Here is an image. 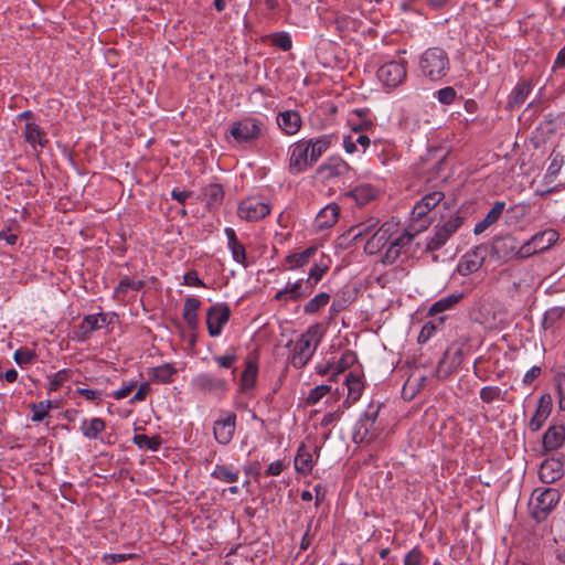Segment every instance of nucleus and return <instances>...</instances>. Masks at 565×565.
Instances as JSON below:
<instances>
[{"label": "nucleus", "instance_id": "6ab92c4d", "mask_svg": "<svg viewBox=\"0 0 565 565\" xmlns=\"http://www.w3.org/2000/svg\"><path fill=\"white\" fill-rule=\"evenodd\" d=\"M311 291L310 286H305L302 279H299L295 282H288L284 289L276 292L274 299L286 302L296 301L308 296Z\"/></svg>", "mask_w": 565, "mask_h": 565}, {"label": "nucleus", "instance_id": "9b49d317", "mask_svg": "<svg viewBox=\"0 0 565 565\" xmlns=\"http://www.w3.org/2000/svg\"><path fill=\"white\" fill-rule=\"evenodd\" d=\"M559 501V493L556 489L547 488L535 490L532 495L533 516L541 521L555 508Z\"/></svg>", "mask_w": 565, "mask_h": 565}, {"label": "nucleus", "instance_id": "4468645a", "mask_svg": "<svg viewBox=\"0 0 565 565\" xmlns=\"http://www.w3.org/2000/svg\"><path fill=\"white\" fill-rule=\"evenodd\" d=\"M462 224V218L459 215L451 216L441 225L436 226V232L426 244V249L437 250L446 244L449 237L458 231Z\"/></svg>", "mask_w": 565, "mask_h": 565}, {"label": "nucleus", "instance_id": "412c9836", "mask_svg": "<svg viewBox=\"0 0 565 565\" xmlns=\"http://www.w3.org/2000/svg\"><path fill=\"white\" fill-rule=\"evenodd\" d=\"M564 475V463L561 459L548 458L540 467L539 476L542 482L553 483Z\"/></svg>", "mask_w": 565, "mask_h": 565}, {"label": "nucleus", "instance_id": "49530a36", "mask_svg": "<svg viewBox=\"0 0 565 565\" xmlns=\"http://www.w3.org/2000/svg\"><path fill=\"white\" fill-rule=\"evenodd\" d=\"M330 300V296L327 292H320L310 299L303 307L306 313H315L320 308L324 307Z\"/></svg>", "mask_w": 565, "mask_h": 565}, {"label": "nucleus", "instance_id": "3c124183", "mask_svg": "<svg viewBox=\"0 0 565 565\" xmlns=\"http://www.w3.org/2000/svg\"><path fill=\"white\" fill-rule=\"evenodd\" d=\"M143 287L142 280H135L131 278H124L119 281L118 286L115 289V294H125L128 290H140Z\"/></svg>", "mask_w": 565, "mask_h": 565}, {"label": "nucleus", "instance_id": "cd10ccee", "mask_svg": "<svg viewBox=\"0 0 565 565\" xmlns=\"http://www.w3.org/2000/svg\"><path fill=\"white\" fill-rule=\"evenodd\" d=\"M377 224L379 221L375 217H369L350 227L348 233L352 241L358 242L364 237L369 238L376 231Z\"/></svg>", "mask_w": 565, "mask_h": 565}, {"label": "nucleus", "instance_id": "f257e3e1", "mask_svg": "<svg viewBox=\"0 0 565 565\" xmlns=\"http://www.w3.org/2000/svg\"><path fill=\"white\" fill-rule=\"evenodd\" d=\"M412 239L413 234L401 230L398 223L388 221L376 228L366 239L364 250L369 255L381 253V262L391 265L397 260Z\"/></svg>", "mask_w": 565, "mask_h": 565}, {"label": "nucleus", "instance_id": "72a5a7b5", "mask_svg": "<svg viewBox=\"0 0 565 565\" xmlns=\"http://www.w3.org/2000/svg\"><path fill=\"white\" fill-rule=\"evenodd\" d=\"M551 407L548 403H544V398L542 397L540 399L539 406L536 408L535 414L532 416V418L529 422V428L532 431H537L542 428L544 423L546 422L547 417L550 416Z\"/></svg>", "mask_w": 565, "mask_h": 565}, {"label": "nucleus", "instance_id": "13d9d810", "mask_svg": "<svg viewBox=\"0 0 565 565\" xmlns=\"http://www.w3.org/2000/svg\"><path fill=\"white\" fill-rule=\"evenodd\" d=\"M68 380V371L67 370H61L56 372L50 380L49 383V390L50 392L57 391L62 384Z\"/></svg>", "mask_w": 565, "mask_h": 565}, {"label": "nucleus", "instance_id": "473e14b6", "mask_svg": "<svg viewBox=\"0 0 565 565\" xmlns=\"http://www.w3.org/2000/svg\"><path fill=\"white\" fill-rule=\"evenodd\" d=\"M318 248L316 246H310L307 249L295 253L286 257V262L290 265L289 269H296L307 265L311 258L317 254Z\"/></svg>", "mask_w": 565, "mask_h": 565}, {"label": "nucleus", "instance_id": "052dcab7", "mask_svg": "<svg viewBox=\"0 0 565 565\" xmlns=\"http://www.w3.org/2000/svg\"><path fill=\"white\" fill-rule=\"evenodd\" d=\"M237 358L234 353H227L224 355L213 356V361L220 366L224 369H232L236 362Z\"/></svg>", "mask_w": 565, "mask_h": 565}, {"label": "nucleus", "instance_id": "864d4df0", "mask_svg": "<svg viewBox=\"0 0 565 565\" xmlns=\"http://www.w3.org/2000/svg\"><path fill=\"white\" fill-rule=\"evenodd\" d=\"M480 398L483 403L490 404L501 398V388L498 386H484L480 390Z\"/></svg>", "mask_w": 565, "mask_h": 565}, {"label": "nucleus", "instance_id": "bf43d9fd", "mask_svg": "<svg viewBox=\"0 0 565 565\" xmlns=\"http://www.w3.org/2000/svg\"><path fill=\"white\" fill-rule=\"evenodd\" d=\"M34 358L35 354L28 349H19L13 354V359L19 365L31 363Z\"/></svg>", "mask_w": 565, "mask_h": 565}, {"label": "nucleus", "instance_id": "0e129e2a", "mask_svg": "<svg viewBox=\"0 0 565 565\" xmlns=\"http://www.w3.org/2000/svg\"><path fill=\"white\" fill-rule=\"evenodd\" d=\"M151 391V387H150V384L149 383H142L138 386L137 388V392L135 393V395L131 397L130 402L131 403H136V402H141L143 401L148 394L150 393Z\"/></svg>", "mask_w": 565, "mask_h": 565}, {"label": "nucleus", "instance_id": "a211bd4d", "mask_svg": "<svg viewBox=\"0 0 565 565\" xmlns=\"http://www.w3.org/2000/svg\"><path fill=\"white\" fill-rule=\"evenodd\" d=\"M484 262V249L476 247L466 253L458 263L457 271L461 276H468L478 271Z\"/></svg>", "mask_w": 565, "mask_h": 565}, {"label": "nucleus", "instance_id": "20e7f679", "mask_svg": "<svg viewBox=\"0 0 565 565\" xmlns=\"http://www.w3.org/2000/svg\"><path fill=\"white\" fill-rule=\"evenodd\" d=\"M420 74L429 81H439L450 68L449 57L440 47H429L419 57Z\"/></svg>", "mask_w": 565, "mask_h": 565}, {"label": "nucleus", "instance_id": "6e6552de", "mask_svg": "<svg viewBox=\"0 0 565 565\" xmlns=\"http://www.w3.org/2000/svg\"><path fill=\"white\" fill-rule=\"evenodd\" d=\"M444 199L445 194L443 192L434 191L425 194L418 202H416L412 210L411 220L412 222H420V224L418 226H416L415 224L412 225L414 231L420 232L422 230L427 227L428 222L425 220V217Z\"/></svg>", "mask_w": 565, "mask_h": 565}, {"label": "nucleus", "instance_id": "a18cd8bd", "mask_svg": "<svg viewBox=\"0 0 565 565\" xmlns=\"http://www.w3.org/2000/svg\"><path fill=\"white\" fill-rule=\"evenodd\" d=\"M132 441L140 449H148L152 451H157L161 445L158 437H149L147 435H135Z\"/></svg>", "mask_w": 565, "mask_h": 565}, {"label": "nucleus", "instance_id": "c9c22d12", "mask_svg": "<svg viewBox=\"0 0 565 565\" xmlns=\"http://www.w3.org/2000/svg\"><path fill=\"white\" fill-rule=\"evenodd\" d=\"M330 266V259L326 256H322L319 262L315 264V266L310 269L307 278V285L310 286L311 289L321 280L323 275L328 271Z\"/></svg>", "mask_w": 565, "mask_h": 565}, {"label": "nucleus", "instance_id": "774afa93", "mask_svg": "<svg viewBox=\"0 0 565 565\" xmlns=\"http://www.w3.org/2000/svg\"><path fill=\"white\" fill-rule=\"evenodd\" d=\"M184 284L191 287H204V282L199 278L195 271H189L183 277Z\"/></svg>", "mask_w": 565, "mask_h": 565}, {"label": "nucleus", "instance_id": "09e8293b", "mask_svg": "<svg viewBox=\"0 0 565 565\" xmlns=\"http://www.w3.org/2000/svg\"><path fill=\"white\" fill-rule=\"evenodd\" d=\"M52 408L51 401H42L36 404L31 405L32 411V420L33 422H42L47 415L50 409Z\"/></svg>", "mask_w": 565, "mask_h": 565}, {"label": "nucleus", "instance_id": "423d86ee", "mask_svg": "<svg viewBox=\"0 0 565 565\" xmlns=\"http://www.w3.org/2000/svg\"><path fill=\"white\" fill-rule=\"evenodd\" d=\"M380 405L371 404L365 413L356 422L353 430L354 443H369L375 438L377 429L375 422L379 416Z\"/></svg>", "mask_w": 565, "mask_h": 565}, {"label": "nucleus", "instance_id": "2eb2a0df", "mask_svg": "<svg viewBox=\"0 0 565 565\" xmlns=\"http://www.w3.org/2000/svg\"><path fill=\"white\" fill-rule=\"evenodd\" d=\"M231 310L225 303H215L206 311V326L209 334L213 338L222 333L224 326L228 322Z\"/></svg>", "mask_w": 565, "mask_h": 565}, {"label": "nucleus", "instance_id": "f03ea898", "mask_svg": "<svg viewBox=\"0 0 565 565\" xmlns=\"http://www.w3.org/2000/svg\"><path fill=\"white\" fill-rule=\"evenodd\" d=\"M331 143L332 137L329 135L294 142L288 150L290 172L298 174L311 168L328 151Z\"/></svg>", "mask_w": 565, "mask_h": 565}, {"label": "nucleus", "instance_id": "aec40b11", "mask_svg": "<svg viewBox=\"0 0 565 565\" xmlns=\"http://www.w3.org/2000/svg\"><path fill=\"white\" fill-rule=\"evenodd\" d=\"M277 125L287 136L296 135L302 126V119L297 110H285L277 115Z\"/></svg>", "mask_w": 565, "mask_h": 565}, {"label": "nucleus", "instance_id": "a19ab883", "mask_svg": "<svg viewBox=\"0 0 565 565\" xmlns=\"http://www.w3.org/2000/svg\"><path fill=\"white\" fill-rule=\"evenodd\" d=\"M345 386L348 388V398L347 402L354 403L356 402L363 391V384L359 376L349 373L345 376Z\"/></svg>", "mask_w": 565, "mask_h": 565}, {"label": "nucleus", "instance_id": "680f3d73", "mask_svg": "<svg viewBox=\"0 0 565 565\" xmlns=\"http://www.w3.org/2000/svg\"><path fill=\"white\" fill-rule=\"evenodd\" d=\"M136 386H137V383L134 381H130L127 384H124L117 391L113 392L111 396L117 401L126 398L135 390Z\"/></svg>", "mask_w": 565, "mask_h": 565}, {"label": "nucleus", "instance_id": "4d7b16f0", "mask_svg": "<svg viewBox=\"0 0 565 565\" xmlns=\"http://www.w3.org/2000/svg\"><path fill=\"white\" fill-rule=\"evenodd\" d=\"M273 44L282 51H288L291 49L292 41L288 33L286 32H277L273 34Z\"/></svg>", "mask_w": 565, "mask_h": 565}, {"label": "nucleus", "instance_id": "393cba45", "mask_svg": "<svg viewBox=\"0 0 565 565\" xmlns=\"http://www.w3.org/2000/svg\"><path fill=\"white\" fill-rule=\"evenodd\" d=\"M224 233L227 238V247L231 250L233 259L243 266H246V249L237 239L236 233L232 227H225Z\"/></svg>", "mask_w": 565, "mask_h": 565}, {"label": "nucleus", "instance_id": "f3484780", "mask_svg": "<svg viewBox=\"0 0 565 565\" xmlns=\"http://www.w3.org/2000/svg\"><path fill=\"white\" fill-rule=\"evenodd\" d=\"M236 429V415L232 412H224L214 422L213 435L217 444L228 445L233 439Z\"/></svg>", "mask_w": 565, "mask_h": 565}, {"label": "nucleus", "instance_id": "f704fd0d", "mask_svg": "<svg viewBox=\"0 0 565 565\" xmlns=\"http://www.w3.org/2000/svg\"><path fill=\"white\" fill-rule=\"evenodd\" d=\"M548 161L550 163L544 174V180L547 183L554 181L555 178L558 175L565 163V159L561 152L552 151V153L548 157Z\"/></svg>", "mask_w": 565, "mask_h": 565}, {"label": "nucleus", "instance_id": "37998d69", "mask_svg": "<svg viewBox=\"0 0 565 565\" xmlns=\"http://www.w3.org/2000/svg\"><path fill=\"white\" fill-rule=\"evenodd\" d=\"M445 318L438 317L434 320H430L426 322L419 334H418V342L419 343H426L435 333L436 331L444 324Z\"/></svg>", "mask_w": 565, "mask_h": 565}, {"label": "nucleus", "instance_id": "c85d7f7f", "mask_svg": "<svg viewBox=\"0 0 565 565\" xmlns=\"http://www.w3.org/2000/svg\"><path fill=\"white\" fill-rule=\"evenodd\" d=\"M339 218V206L329 204L323 207L315 220V225L318 230H324L333 226Z\"/></svg>", "mask_w": 565, "mask_h": 565}, {"label": "nucleus", "instance_id": "a878e982", "mask_svg": "<svg viewBox=\"0 0 565 565\" xmlns=\"http://www.w3.org/2000/svg\"><path fill=\"white\" fill-rule=\"evenodd\" d=\"M107 323V317L103 313L88 315L83 319V321L78 326L81 337L83 339H87L94 331L106 327Z\"/></svg>", "mask_w": 565, "mask_h": 565}, {"label": "nucleus", "instance_id": "b1692460", "mask_svg": "<svg viewBox=\"0 0 565 565\" xmlns=\"http://www.w3.org/2000/svg\"><path fill=\"white\" fill-rule=\"evenodd\" d=\"M371 141L366 135L360 132L358 128H353V132L343 139V148L347 153L364 152L370 146Z\"/></svg>", "mask_w": 565, "mask_h": 565}, {"label": "nucleus", "instance_id": "1a4fd4ad", "mask_svg": "<svg viewBox=\"0 0 565 565\" xmlns=\"http://www.w3.org/2000/svg\"><path fill=\"white\" fill-rule=\"evenodd\" d=\"M190 385L201 394L223 395L228 390L225 379L207 372L196 374Z\"/></svg>", "mask_w": 565, "mask_h": 565}, {"label": "nucleus", "instance_id": "2f4dec72", "mask_svg": "<svg viewBox=\"0 0 565 565\" xmlns=\"http://www.w3.org/2000/svg\"><path fill=\"white\" fill-rule=\"evenodd\" d=\"M295 469L301 473H309L313 468V459L310 450L301 445L298 448L297 455L295 457Z\"/></svg>", "mask_w": 565, "mask_h": 565}, {"label": "nucleus", "instance_id": "4c0bfd02", "mask_svg": "<svg viewBox=\"0 0 565 565\" xmlns=\"http://www.w3.org/2000/svg\"><path fill=\"white\" fill-rule=\"evenodd\" d=\"M211 476L222 482L233 483L238 480V470L228 465H216Z\"/></svg>", "mask_w": 565, "mask_h": 565}, {"label": "nucleus", "instance_id": "79ce46f5", "mask_svg": "<svg viewBox=\"0 0 565 565\" xmlns=\"http://www.w3.org/2000/svg\"><path fill=\"white\" fill-rule=\"evenodd\" d=\"M204 198L210 206H217L224 198L223 188L220 184L212 183L204 188Z\"/></svg>", "mask_w": 565, "mask_h": 565}, {"label": "nucleus", "instance_id": "f8f14e48", "mask_svg": "<svg viewBox=\"0 0 565 565\" xmlns=\"http://www.w3.org/2000/svg\"><path fill=\"white\" fill-rule=\"evenodd\" d=\"M269 213V204L257 196L243 200L237 207V216L246 222H257Z\"/></svg>", "mask_w": 565, "mask_h": 565}, {"label": "nucleus", "instance_id": "5701e85b", "mask_svg": "<svg viewBox=\"0 0 565 565\" xmlns=\"http://www.w3.org/2000/svg\"><path fill=\"white\" fill-rule=\"evenodd\" d=\"M565 443V427L562 425L550 426L543 436V447L546 451H553Z\"/></svg>", "mask_w": 565, "mask_h": 565}, {"label": "nucleus", "instance_id": "338daca9", "mask_svg": "<svg viewBox=\"0 0 565 565\" xmlns=\"http://www.w3.org/2000/svg\"><path fill=\"white\" fill-rule=\"evenodd\" d=\"M76 393L82 395L87 401H98L102 397V392L92 388H76Z\"/></svg>", "mask_w": 565, "mask_h": 565}, {"label": "nucleus", "instance_id": "de8ad7c7", "mask_svg": "<svg viewBox=\"0 0 565 565\" xmlns=\"http://www.w3.org/2000/svg\"><path fill=\"white\" fill-rule=\"evenodd\" d=\"M331 392L332 387L330 385H318L309 392L306 402L308 405L313 406L318 404L322 399V397H324Z\"/></svg>", "mask_w": 565, "mask_h": 565}, {"label": "nucleus", "instance_id": "c03bdc74", "mask_svg": "<svg viewBox=\"0 0 565 565\" xmlns=\"http://www.w3.org/2000/svg\"><path fill=\"white\" fill-rule=\"evenodd\" d=\"M355 361V354L352 351H345L337 363H332L334 372L330 381H334L340 373L349 369Z\"/></svg>", "mask_w": 565, "mask_h": 565}, {"label": "nucleus", "instance_id": "603ef678", "mask_svg": "<svg viewBox=\"0 0 565 565\" xmlns=\"http://www.w3.org/2000/svg\"><path fill=\"white\" fill-rule=\"evenodd\" d=\"M563 309L562 308H552L547 310L543 318V327L545 329H551L554 327V324L561 320L563 317Z\"/></svg>", "mask_w": 565, "mask_h": 565}, {"label": "nucleus", "instance_id": "5fc2aeb1", "mask_svg": "<svg viewBox=\"0 0 565 565\" xmlns=\"http://www.w3.org/2000/svg\"><path fill=\"white\" fill-rule=\"evenodd\" d=\"M436 98L440 104L450 105L457 98V92L454 87L447 86L436 92Z\"/></svg>", "mask_w": 565, "mask_h": 565}, {"label": "nucleus", "instance_id": "69168bd1", "mask_svg": "<svg viewBox=\"0 0 565 565\" xmlns=\"http://www.w3.org/2000/svg\"><path fill=\"white\" fill-rule=\"evenodd\" d=\"M132 557H134V554L113 553V554L105 555L104 561L107 562L108 564H117V563H121L127 559H130Z\"/></svg>", "mask_w": 565, "mask_h": 565}, {"label": "nucleus", "instance_id": "6e6d98bb", "mask_svg": "<svg viewBox=\"0 0 565 565\" xmlns=\"http://www.w3.org/2000/svg\"><path fill=\"white\" fill-rule=\"evenodd\" d=\"M505 207V203L503 201H497L490 211L486 214V222H489L491 225L499 221Z\"/></svg>", "mask_w": 565, "mask_h": 565}, {"label": "nucleus", "instance_id": "0eeeda50", "mask_svg": "<svg viewBox=\"0 0 565 565\" xmlns=\"http://www.w3.org/2000/svg\"><path fill=\"white\" fill-rule=\"evenodd\" d=\"M351 166L340 156H331L316 170V178L322 183H329L348 177Z\"/></svg>", "mask_w": 565, "mask_h": 565}, {"label": "nucleus", "instance_id": "7c9ffc66", "mask_svg": "<svg viewBox=\"0 0 565 565\" xmlns=\"http://www.w3.org/2000/svg\"><path fill=\"white\" fill-rule=\"evenodd\" d=\"M200 307L201 301L198 298L189 297L184 301L182 316L186 324L192 329H195L198 326V312Z\"/></svg>", "mask_w": 565, "mask_h": 565}, {"label": "nucleus", "instance_id": "9d476101", "mask_svg": "<svg viewBox=\"0 0 565 565\" xmlns=\"http://www.w3.org/2000/svg\"><path fill=\"white\" fill-rule=\"evenodd\" d=\"M377 79L387 88H396L407 77L405 61H390L384 63L376 73Z\"/></svg>", "mask_w": 565, "mask_h": 565}, {"label": "nucleus", "instance_id": "dca6fc26", "mask_svg": "<svg viewBox=\"0 0 565 565\" xmlns=\"http://www.w3.org/2000/svg\"><path fill=\"white\" fill-rule=\"evenodd\" d=\"M522 250L523 244H520L518 239L511 235L498 237L492 244L493 254L498 259L502 260L524 258Z\"/></svg>", "mask_w": 565, "mask_h": 565}, {"label": "nucleus", "instance_id": "bb28decb", "mask_svg": "<svg viewBox=\"0 0 565 565\" xmlns=\"http://www.w3.org/2000/svg\"><path fill=\"white\" fill-rule=\"evenodd\" d=\"M24 139L33 148H44L47 143L44 130L34 121H28L24 127Z\"/></svg>", "mask_w": 565, "mask_h": 565}, {"label": "nucleus", "instance_id": "8fccbe9b", "mask_svg": "<svg viewBox=\"0 0 565 565\" xmlns=\"http://www.w3.org/2000/svg\"><path fill=\"white\" fill-rule=\"evenodd\" d=\"M531 92V85L526 82H522L515 86L512 93V103L521 105L525 102L526 97Z\"/></svg>", "mask_w": 565, "mask_h": 565}, {"label": "nucleus", "instance_id": "58836bf2", "mask_svg": "<svg viewBox=\"0 0 565 565\" xmlns=\"http://www.w3.org/2000/svg\"><path fill=\"white\" fill-rule=\"evenodd\" d=\"M177 372L172 364L166 363L151 369V379L163 384L171 383Z\"/></svg>", "mask_w": 565, "mask_h": 565}, {"label": "nucleus", "instance_id": "ddd939ff", "mask_svg": "<svg viewBox=\"0 0 565 565\" xmlns=\"http://www.w3.org/2000/svg\"><path fill=\"white\" fill-rule=\"evenodd\" d=\"M557 239L558 233L552 228L534 234L529 241L523 243V257L527 258L536 253L548 249Z\"/></svg>", "mask_w": 565, "mask_h": 565}, {"label": "nucleus", "instance_id": "39448f33", "mask_svg": "<svg viewBox=\"0 0 565 565\" xmlns=\"http://www.w3.org/2000/svg\"><path fill=\"white\" fill-rule=\"evenodd\" d=\"M264 130V122L255 117H246L231 124L228 134L238 143H250L257 140Z\"/></svg>", "mask_w": 565, "mask_h": 565}, {"label": "nucleus", "instance_id": "ea45409f", "mask_svg": "<svg viewBox=\"0 0 565 565\" xmlns=\"http://www.w3.org/2000/svg\"><path fill=\"white\" fill-rule=\"evenodd\" d=\"M257 373L258 369L256 363L247 361L241 379V388L243 392H247L255 386Z\"/></svg>", "mask_w": 565, "mask_h": 565}, {"label": "nucleus", "instance_id": "e2e57ef3", "mask_svg": "<svg viewBox=\"0 0 565 565\" xmlns=\"http://www.w3.org/2000/svg\"><path fill=\"white\" fill-rule=\"evenodd\" d=\"M422 557L420 550L415 547L405 555L404 565H420Z\"/></svg>", "mask_w": 565, "mask_h": 565}, {"label": "nucleus", "instance_id": "7ed1b4c3", "mask_svg": "<svg viewBox=\"0 0 565 565\" xmlns=\"http://www.w3.org/2000/svg\"><path fill=\"white\" fill-rule=\"evenodd\" d=\"M323 335V328L316 323L308 328L295 342L291 363L296 367H303L312 358Z\"/></svg>", "mask_w": 565, "mask_h": 565}, {"label": "nucleus", "instance_id": "e433bc0d", "mask_svg": "<svg viewBox=\"0 0 565 565\" xmlns=\"http://www.w3.org/2000/svg\"><path fill=\"white\" fill-rule=\"evenodd\" d=\"M462 298H463V295L460 292L451 294L444 298H440L439 300H437L436 302H434L431 305V307L429 308V315L435 316L437 313H441L446 310H449L455 305H457Z\"/></svg>", "mask_w": 565, "mask_h": 565}, {"label": "nucleus", "instance_id": "c756f323", "mask_svg": "<svg viewBox=\"0 0 565 565\" xmlns=\"http://www.w3.org/2000/svg\"><path fill=\"white\" fill-rule=\"evenodd\" d=\"M106 429V423L103 418L93 417L90 419H83L79 425V430L87 439H99V435Z\"/></svg>", "mask_w": 565, "mask_h": 565}, {"label": "nucleus", "instance_id": "4be33fe9", "mask_svg": "<svg viewBox=\"0 0 565 565\" xmlns=\"http://www.w3.org/2000/svg\"><path fill=\"white\" fill-rule=\"evenodd\" d=\"M379 194L380 190L370 183H361L345 193L347 196L353 199L360 206L366 205L375 200Z\"/></svg>", "mask_w": 565, "mask_h": 565}]
</instances>
